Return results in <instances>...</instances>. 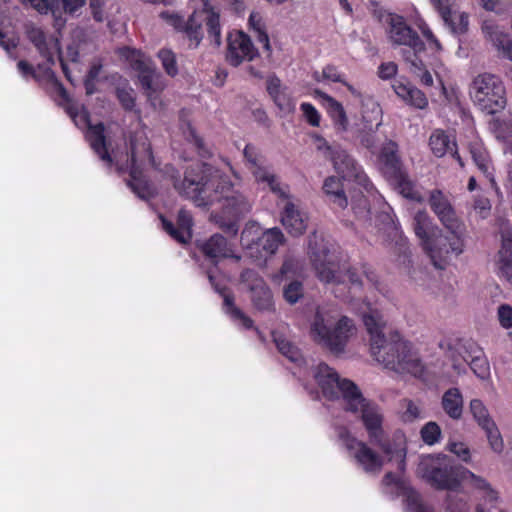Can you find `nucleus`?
I'll return each mask as SVG.
<instances>
[{"label": "nucleus", "mask_w": 512, "mask_h": 512, "mask_svg": "<svg viewBox=\"0 0 512 512\" xmlns=\"http://www.w3.org/2000/svg\"><path fill=\"white\" fill-rule=\"evenodd\" d=\"M173 186L180 196L204 207L222 201V212H212L209 220L223 232L236 235L237 220L251 210V202L239 191L232 189L227 176L206 164L189 167L183 179L172 177Z\"/></svg>", "instance_id": "obj_1"}, {"label": "nucleus", "mask_w": 512, "mask_h": 512, "mask_svg": "<svg viewBox=\"0 0 512 512\" xmlns=\"http://www.w3.org/2000/svg\"><path fill=\"white\" fill-rule=\"evenodd\" d=\"M308 253L318 278L325 283H343L345 275L348 277L349 282L356 287L363 285L362 275L372 285L377 283L376 274L366 265L362 266L361 273L355 268L340 267L324 240L315 233L309 237Z\"/></svg>", "instance_id": "obj_2"}, {"label": "nucleus", "mask_w": 512, "mask_h": 512, "mask_svg": "<svg viewBox=\"0 0 512 512\" xmlns=\"http://www.w3.org/2000/svg\"><path fill=\"white\" fill-rule=\"evenodd\" d=\"M354 325L346 317H339L336 309L320 307L315 313L311 324V333L314 340L338 354L344 351L348 338L353 334Z\"/></svg>", "instance_id": "obj_3"}, {"label": "nucleus", "mask_w": 512, "mask_h": 512, "mask_svg": "<svg viewBox=\"0 0 512 512\" xmlns=\"http://www.w3.org/2000/svg\"><path fill=\"white\" fill-rule=\"evenodd\" d=\"M371 354L377 362L399 373L418 376L423 371L420 359L412 352L410 344L398 333H393L389 338H384V341L374 345Z\"/></svg>", "instance_id": "obj_4"}, {"label": "nucleus", "mask_w": 512, "mask_h": 512, "mask_svg": "<svg viewBox=\"0 0 512 512\" xmlns=\"http://www.w3.org/2000/svg\"><path fill=\"white\" fill-rule=\"evenodd\" d=\"M469 92L474 104L487 114H496L506 106L505 87L499 77L493 74L477 75L470 85Z\"/></svg>", "instance_id": "obj_5"}, {"label": "nucleus", "mask_w": 512, "mask_h": 512, "mask_svg": "<svg viewBox=\"0 0 512 512\" xmlns=\"http://www.w3.org/2000/svg\"><path fill=\"white\" fill-rule=\"evenodd\" d=\"M447 456L426 455L421 457L417 475L438 490L456 491L460 487V470L446 463Z\"/></svg>", "instance_id": "obj_6"}, {"label": "nucleus", "mask_w": 512, "mask_h": 512, "mask_svg": "<svg viewBox=\"0 0 512 512\" xmlns=\"http://www.w3.org/2000/svg\"><path fill=\"white\" fill-rule=\"evenodd\" d=\"M352 391H347L343 409L358 415L368 433L369 440L378 438L384 433L383 415L375 403L367 400L356 384H349Z\"/></svg>", "instance_id": "obj_7"}, {"label": "nucleus", "mask_w": 512, "mask_h": 512, "mask_svg": "<svg viewBox=\"0 0 512 512\" xmlns=\"http://www.w3.org/2000/svg\"><path fill=\"white\" fill-rule=\"evenodd\" d=\"M431 233V237L422 245L430 256L433 265L443 269L451 253L460 255L464 248L465 234L451 233L452 237L445 236L439 229Z\"/></svg>", "instance_id": "obj_8"}, {"label": "nucleus", "mask_w": 512, "mask_h": 512, "mask_svg": "<svg viewBox=\"0 0 512 512\" xmlns=\"http://www.w3.org/2000/svg\"><path fill=\"white\" fill-rule=\"evenodd\" d=\"M338 436L349 451L350 456L356 460L365 472L370 474L380 473L384 460L378 453L368 447L366 443L351 436L346 428H340Z\"/></svg>", "instance_id": "obj_9"}, {"label": "nucleus", "mask_w": 512, "mask_h": 512, "mask_svg": "<svg viewBox=\"0 0 512 512\" xmlns=\"http://www.w3.org/2000/svg\"><path fill=\"white\" fill-rule=\"evenodd\" d=\"M253 229L258 230V227L255 225L246 227L241 234V240L245 243L244 245L249 251L251 257L257 260H266V258L273 255L279 245L283 243L284 235L280 229L272 228L263 232L256 238V240L253 238L248 239L251 236Z\"/></svg>", "instance_id": "obj_10"}, {"label": "nucleus", "mask_w": 512, "mask_h": 512, "mask_svg": "<svg viewBox=\"0 0 512 512\" xmlns=\"http://www.w3.org/2000/svg\"><path fill=\"white\" fill-rule=\"evenodd\" d=\"M310 372L323 395L330 400L341 398L344 402L347 391H352L349 384H355L349 379L340 378L339 374L325 363L311 367Z\"/></svg>", "instance_id": "obj_11"}, {"label": "nucleus", "mask_w": 512, "mask_h": 512, "mask_svg": "<svg viewBox=\"0 0 512 512\" xmlns=\"http://www.w3.org/2000/svg\"><path fill=\"white\" fill-rule=\"evenodd\" d=\"M428 204L442 225L450 232L465 234L466 227L458 218L456 211L448 197L439 189L429 192Z\"/></svg>", "instance_id": "obj_12"}, {"label": "nucleus", "mask_w": 512, "mask_h": 512, "mask_svg": "<svg viewBox=\"0 0 512 512\" xmlns=\"http://www.w3.org/2000/svg\"><path fill=\"white\" fill-rule=\"evenodd\" d=\"M329 160L333 163L336 172L341 175L344 180L355 181L366 190L369 189L371 183L367 176L347 151L340 147Z\"/></svg>", "instance_id": "obj_13"}, {"label": "nucleus", "mask_w": 512, "mask_h": 512, "mask_svg": "<svg viewBox=\"0 0 512 512\" xmlns=\"http://www.w3.org/2000/svg\"><path fill=\"white\" fill-rule=\"evenodd\" d=\"M240 279L245 283L250 292L251 300L256 309L260 311H270L273 309L272 293L264 280L253 270L246 269L241 275Z\"/></svg>", "instance_id": "obj_14"}, {"label": "nucleus", "mask_w": 512, "mask_h": 512, "mask_svg": "<svg viewBox=\"0 0 512 512\" xmlns=\"http://www.w3.org/2000/svg\"><path fill=\"white\" fill-rule=\"evenodd\" d=\"M388 36L394 45L408 46L414 51H424L425 44L418 33L406 24L400 16H389Z\"/></svg>", "instance_id": "obj_15"}, {"label": "nucleus", "mask_w": 512, "mask_h": 512, "mask_svg": "<svg viewBox=\"0 0 512 512\" xmlns=\"http://www.w3.org/2000/svg\"><path fill=\"white\" fill-rule=\"evenodd\" d=\"M49 93L59 106H62L78 127H84L88 122V114L80 108L69 96L64 88L53 75L48 81Z\"/></svg>", "instance_id": "obj_16"}, {"label": "nucleus", "mask_w": 512, "mask_h": 512, "mask_svg": "<svg viewBox=\"0 0 512 512\" xmlns=\"http://www.w3.org/2000/svg\"><path fill=\"white\" fill-rule=\"evenodd\" d=\"M481 31L498 55L512 62V39L505 28L492 19H486L482 22Z\"/></svg>", "instance_id": "obj_17"}, {"label": "nucleus", "mask_w": 512, "mask_h": 512, "mask_svg": "<svg viewBox=\"0 0 512 512\" xmlns=\"http://www.w3.org/2000/svg\"><path fill=\"white\" fill-rule=\"evenodd\" d=\"M258 55L248 35L241 31L228 35V49L226 60L233 66L240 65L243 61H251Z\"/></svg>", "instance_id": "obj_18"}, {"label": "nucleus", "mask_w": 512, "mask_h": 512, "mask_svg": "<svg viewBox=\"0 0 512 512\" xmlns=\"http://www.w3.org/2000/svg\"><path fill=\"white\" fill-rule=\"evenodd\" d=\"M200 251L203 253L214 266L218 264L221 259L232 258L235 261H240L241 257L234 254L232 245L228 243L227 239L221 234H214L209 239L203 241L199 245Z\"/></svg>", "instance_id": "obj_19"}, {"label": "nucleus", "mask_w": 512, "mask_h": 512, "mask_svg": "<svg viewBox=\"0 0 512 512\" xmlns=\"http://www.w3.org/2000/svg\"><path fill=\"white\" fill-rule=\"evenodd\" d=\"M131 168L141 169L146 164L154 165L151 145L143 131L133 134L130 139Z\"/></svg>", "instance_id": "obj_20"}, {"label": "nucleus", "mask_w": 512, "mask_h": 512, "mask_svg": "<svg viewBox=\"0 0 512 512\" xmlns=\"http://www.w3.org/2000/svg\"><path fill=\"white\" fill-rule=\"evenodd\" d=\"M207 276L214 289L223 296L225 312L229 314L234 321H237L244 328H252V319L249 318L240 308H238L235 305L234 296L231 293L226 292V288L224 286L222 287L216 281V276L213 274L211 270L207 271Z\"/></svg>", "instance_id": "obj_21"}, {"label": "nucleus", "mask_w": 512, "mask_h": 512, "mask_svg": "<svg viewBox=\"0 0 512 512\" xmlns=\"http://www.w3.org/2000/svg\"><path fill=\"white\" fill-rule=\"evenodd\" d=\"M461 481L481 494L484 502L490 504L491 507L498 501V492L492 488L491 484L485 478L463 467H461L460 470V482Z\"/></svg>", "instance_id": "obj_22"}, {"label": "nucleus", "mask_w": 512, "mask_h": 512, "mask_svg": "<svg viewBox=\"0 0 512 512\" xmlns=\"http://www.w3.org/2000/svg\"><path fill=\"white\" fill-rule=\"evenodd\" d=\"M162 225L163 229L179 243H187L192 238V215L184 209L178 212L177 227L164 218H162Z\"/></svg>", "instance_id": "obj_23"}, {"label": "nucleus", "mask_w": 512, "mask_h": 512, "mask_svg": "<svg viewBox=\"0 0 512 512\" xmlns=\"http://www.w3.org/2000/svg\"><path fill=\"white\" fill-rule=\"evenodd\" d=\"M266 84L268 94L273 99L281 113L283 115L293 113L295 111V102L288 93L287 88L282 87L280 79L277 76L272 75L268 77Z\"/></svg>", "instance_id": "obj_24"}, {"label": "nucleus", "mask_w": 512, "mask_h": 512, "mask_svg": "<svg viewBox=\"0 0 512 512\" xmlns=\"http://www.w3.org/2000/svg\"><path fill=\"white\" fill-rule=\"evenodd\" d=\"M133 68L138 72V79L146 96L150 100L156 98L154 95L157 92V87L154 85V80L159 77V73H157L152 62L137 59L133 64Z\"/></svg>", "instance_id": "obj_25"}, {"label": "nucleus", "mask_w": 512, "mask_h": 512, "mask_svg": "<svg viewBox=\"0 0 512 512\" xmlns=\"http://www.w3.org/2000/svg\"><path fill=\"white\" fill-rule=\"evenodd\" d=\"M34 46L37 47L40 54L49 60H52L54 55L58 54L62 63L63 71L66 75V77L70 80V76L67 72L66 65L63 62L61 53H60V47H59V41L56 37L53 35H46L42 30H36L34 29Z\"/></svg>", "instance_id": "obj_26"}, {"label": "nucleus", "mask_w": 512, "mask_h": 512, "mask_svg": "<svg viewBox=\"0 0 512 512\" xmlns=\"http://www.w3.org/2000/svg\"><path fill=\"white\" fill-rule=\"evenodd\" d=\"M429 145L433 154L437 157H443L447 153H451L461 166L463 163L456 150V143L449 135L442 130H436L432 133L429 139Z\"/></svg>", "instance_id": "obj_27"}, {"label": "nucleus", "mask_w": 512, "mask_h": 512, "mask_svg": "<svg viewBox=\"0 0 512 512\" xmlns=\"http://www.w3.org/2000/svg\"><path fill=\"white\" fill-rule=\"evenodd\" d=\"M282 224L293 236H299L306 230V220L291 202H287L284 207Z\"/></svg>", "instance_id": "obj_28"}, {"label": "nucleus", "mask_w": 512, "mask_h": 512, "mask_svg": "<svg viewBox=\"0 0 512 512\" xmlns=\"http://www.w3.org/2000/svg\"><path fill=\"white\" fill-rule=\"evenodd\" d=\"M86 127H88L87 138L91 147L98 154L102 161L106 162L108 165H111L112 159L107 151L105 143L104 125L99 123L91 126L89 125L88 121ZM83 128H85V126Z\"/></svg>", "instance_id": "obj_29"}, {"label": "nucleus", "mask_w": 512, "mask_h": 512, "mask_svg": "<svg viewBox=\"0 0 512 512\" xmlns=\"http://www.w3.org/2000/svg\"><path fill=\"white\" fill-rule=\"evenodd\" d=\"M370 442L373 445L378 446L383 451V453L389 457V460H392L394 458H399L400 459L399 468L401 470L404 469V460L406 457V449H405L404 443L402 441H396V440L391 441L386 437V434L384 432V433H382V435L379 436V439L373 438L372 440H370Z\"/></svg>", "instance_id": "obj_30"}, {"label": "nucleus", "mask_w": 512, "mask_h": 512, "mask_svg": "<svg viewBox=\"0 0 512 512\" xmlns=\"http://www.w3.org/2000/svg\"><path fill=\"white\" fill-rule=\"evenodd\" d=\"M441 405L444 412L452 419L459 420L463 413V396L458 388H450L444 392Z\"/></svg>", "instance_id": "obj_31"}, {"label": "nucleus", "mask_w": 512, "mask_h": 512, "mask_svg": "<svg viewBox=\"0 0 512 512\" xmlns=\"http://www.w3.org/2000/svg\"><path fill=\"white\" fill-rule=\"evenodd\" d=\"M397 152L398 146L393 141H388L382 148L380 158L384 165V173L388 177L403 171L402 164Z\"/></svg>", "instance_id": "obj_32"}, {"label": "nucleus", "mask_w": 512, "mask_h": 512, "mask_svg": "<svg viewBox=\"0 0 512 512\" xmlns=\"http://www.w3.org/2000/svg\"><path fill=\"white\" fill-rule=\"evenodd\" d=\"M204 22V10L192 13L186 20L182 32L190 41V47L197 48L203 39L202 24Z\"/></svg>", "instance_id": "obj_33"}, {"label": "nucleus", "mask_w": 512, "mask_h": 512, "mask_svg": "<svg viewBox=\"0 0 512 512\" xmlns=\"http://www.w3.org/2000/svg\"><path fill=\"white\" fill-rule=\"evenodd\" d=\"M315 93L326 100L328 104V112L333 119L336 129L341 132L347 131L348 118L342 104L320 90H315Z\"/></svg>", "instance_id": "obj_34"}, {"label": "nucleus", "mask_w": 512, "mask_h": 512, "mask_svg": "<svg viewBox=\"0 0 512 512\" xmlns=\"http://www.w3.org/2000/svg\"><path fill=\"white\" fill-rule=\"evenodd\" d=\"M323 190L333 204L337 205L341 209L347 207V196L345 194L343 184L338 177L330 176L326 178L323 184Z\"/></svg>", "instance_id": "obj_35"}, {"label": "nucleus", "mask_w": 512, "mask_h": 512, "mask_svg": "<svg viewBox=\"0 0 512 512\" xmlns=\"http://www.w3.org/2000/svg\"><path fill=\"white\" fill-rule=\"evenodd\" d=\"M397 485L401 490V496L405 498L407 512H433V509L423 502L421 495L409 484Z\"/></svg>", "instance_id": "obj_36"}, {"label": "nucleus", "mask_w": 512, "mask_h": 512, "mask_svg": "<svg viewBox=\"0 0 512 512\" xmlns=\"http://www.w3.org/2000/svg\"><path fill=\"white\" fill-rule=\"evenodd\" d=\"M441 18L453 34L462 35L468 31L469 19L465 12L451 9L448 14L442 15Z\"/></svg>", "instance_id": "obj_37"}, {"label": "nucleus", "mask_w": 512, "mask_h": 512, "mask_svg": "<svg viewBox=\"0 0 512 512\" xmlns=\"http://www.w3.org/2000/svg\"><path fill=\"white\" fill-rule=\"evenodd\" d=\"M204 22L207 27L208 38L216 47L221 45V27L219 13L207 6L204 8Z\"/></svg>", "instance_id": "obj_38"}, {"label": "nucleus", "mask_w": 512, "mask_h": 512, "mask_svg": "<svg viewBox=\"0 0 512 512\" xmlns=\"http://www.w3.org/2000/svg\"><path fill=\"white\" fill-rule=\"evenodd\" d=\"M489 130L499 140H512V116L502 115L489 121Z\"/></svg>", "instance_id": "obj_39"}, {"label": "nucleus", "mask_w": 512, "mask_h": 512, "mask_svg": "<svg viewBox=\"0 0 512 512\" xmlns=\"http://www.w3.org/2000/svg\"><path fill=\"white\" fill-rule=\"evenodd\" d=\"M273 340L279 352L291 362L300 363L302 361L300 350L284 335L273 333Z\"/></svg>", "instance_id": "obj_40"}, {"label": "nucleus", "mask_w": 512, "mask_h": 512, "mask_svg": "<svg viewBox=\"0 0 512 512\" xmlns=\"http://www.w3.org/2000/svg\"><path fill=\"white\" fill-rule=\"evenodd\" d=\"M468 149L478 169L488 176L490 174V160L483 144L479 140H475L469 143Z\"/></svg>", "instance_id": "obj_41"}, {"label": "nucleus", "mask_w": 512, "mask_h": 512, "mask_svg": "<svg viewBox=\"0 0 512 512\" xmlns=\"http://www.w3.org/2000/svg\"><path fill=\"white\" fill-rule=\"evenodd\" d=\"M363 322L368 333L370 334L371 348L374 345L379 344L381 341H384L386 336L382 331L383 323L378 316L374 314H364Z\"/></svg>", "instance_id": "obj_42"}, {"label": "nucleus", "mask_w": 512, "mask_h": 512, "mask_svg": "<svg viewBox=\"0 0 512 512\" xmlns=\"http://www.w3.org/2000/svg\"><path fill=\"white\" fill-rule=\"evenodd\" d=\"M468 347L475 352V356L470 360V368L479 378L486 379L490 374V368L482 349L475 343H471Z\"/></svg>", "instance_id": "obj_43"}, {"label": "nucleus", "mask_w": 512, "mask_h": 512, "mask_svg": "<svg viewBox=\"0 0 512 512\" xmlns=\"http://www.w3.org/2000/svg\"><path fill=\"white\" fill-rule=\"evenodd\" d=\"M130 176L131 180L128 181V185L132 191L141 199H149L153 195V190L148 183L141 178V169H137L136 167L131 168Z\"/></svg>", "instance_id": "obj_44"}, {"label": "nucleus", "mask_w": 512, "mask_h": 512, "mask_svg": "<svg viewBox=\"0 0 512 512\" xmlns=\"http://www.w3.org/2000/svg\"><path fill=\"white\" fill-rule=\"evenodd\" d=\"M430 225L431 219L426 211L419 210L415 213L413 217V229L416 236L421 240L422 245L431 237L428 231Z\"/></svg>", "instance_id": "obj_45"}, {"label": "nucleus", "mask_w": 512, "mask_h": 512, "mask_svg": "<svg viewBox=\"0 0 512 512\" xmlns=\"http://www.w3.org/2000/svg\"><path fill=\"white\" fill-rule=\"evenodd\" d=\"M390 179L393 180L399 192L406 198L421 201L422 198L418 191L414 189L412 182L408 179L404 171L395 174Z\"/></svg>", "instance_id": "obj_46"}, {"label": "nucleus", "mask_w": 512, "mask_h": 512, "mask_svg": "<svg viewBox=\"0 0 512 512\" xmlns=\"http://www.w3.org/2000/svg\"><path fill=\"white\" fill-rule=\"evenodd\" d=\"M249 25L255 32L257 40L263 44L264 49L271 50L269 37L266 31V25L259 12H252L249 17Z\"/></svg>", "instance_id": "obj_47"}, {"label": "nucleus", "mask_w": 512, "mask_h": 512, "mask_svg": "<svg viewBox=\"0 0 512 512\" xmlns=\"http://www.w3.org/2000/svg\"><path fill=\"white\" fill-rule=\"evenodd\" d=\"M470 411L474 417V419L478 422V424L483 428L494 421L491 419L488 410L482 403V401L478 399H473L470 402Z\"/></svg>", "instance_id": "obj_48"}, {"label": "nucleus", "mask_w": 512, "mask_h": 512, "mask_svg": "<svg viewBox=\"0 0 512 512\" xmlns=\"http://www.w3.org/2000/svg\"><path fill=\"white\" fill-rule=\"evenodd\" d=\"M491 449L496 453H501L504 449V442L495 422L483 427Z\"/></svg>", "instance_id": "obj_49"}, {"label": "nucleus", "mask_w": 512, "mask_h": 512, "mask_svg": "<svg viewBox=\"0 0 512 512\" xmlns=\"http://www.w3.org/2000/svg\"><path fill=\"white\" fill-rule=\"evenodd\" d=\"M157 55L165 72L169 76H176L178 74V66L175 54L170 49H161Z\"/></svg>", "instance_id": "obj_50"}, {"label": "nucleus", "mask_w": 512, "mask_h": 512, "mask_svg": "<svg viewBox=\"0 0 512 512\" xmlns=\"http://www.w3.org/2000/svg\"><path fill=\"white\" fill-rule=\"evenodd\" d=\"M420 433L424 443L433 445L440 439L441 429L436 422L431 421L422 427Z\"/></svg>", "instance_id": "obj_51"}, {"label": "nucleus", "mask_w": 512, "mask_h": 512, "mask_svg": "<svg viewBox=\"0 0 512 512\" xmlns=\"http://www.w3.org/2000/svg\"><path fill=\"white\" fill-rule=\"evenodd\" d=\"M420 51L414 50H402V56L407 64L410 65V71L416 76H420V73L425 69L422 60L418 57Z\"/></svg>", "instance_id": "obj_52"}, {"label": "nucleus", "mask_w": 512, "mask_h": 512, "mask_svg": "<svg viewBox=\"0 0 512 512\" xmlns=\"http://www.w3.org/2000/svg\"><path fill=\"white\" fill-rule=\"evenodd\" d=\"M116 96L125 110H133L135 107V97L132 88L128 86L117 87Z\"/></svg>", "instance_id": "obj_53"}, {"label": "nucleus", "mask_w": 512, "mask_h": 512, "mask_svg": "<svg viewBox=\"0 0 512 512\" xmlns=\"http://www.w3.org/2000/svg\"><path fill=\"white\" fill-rule=\"evenodd\" d=\"M244 158L246 159L249 169L256 167L260 164H265V158L257 147L252 144H247L243 151Z\"/></svg>", "instance_id": "obj_54"}, {"label": "nucleus", "mask_w": 512, "mask_h": 512, "mask_svg": "<svg viewBox=\"0 0 512 512\" xmlns=\"http://www.w3.org/2000/svg\"><path fill=\"white\" fill-rule=\"evenodd\" d=\"M285 300L290 304H295L303 296V286L299 281L289 283L283 291Z\"/></svg>", "instance_id": "obj_55"}, {"label": "nucleus", "mask_w": 512, "mask_h": 512, "mask_svg": "<svg viewBox=\"0 0 512 512\" xmlns=\"http://www.w3.org/2000/svg\"><path fill=\"white\" fill-rule=\"evenodd\" d=\"M512 258V232L504 230L501 233V247L497 253V259Z\"/></svg>", "instance_id": "obj_56"}, {"label": "nucleus", "mask_w": 512, "mask_h": 512, "mask_svg": "<svg viewBox=\"0 0 512 512\" xmlns=\"http://www.w3.org/2000/svg\"><path fill=\"white\" fill-rule=\"evenodd\" d=\"M401 405L404 409L402 413V419L405 422H413L420 417L421 411L413 401L404 399L402 400Z\"/></svg>", "instance_id": "obj_57"}, {"label": "nucleus", "mask_w": 512, "mask_h": 512, "mask_svg": "<svg viewBox=\"0 0 512 512\" xmlns=\"http://www.w3.org/2000/svg\"><path fill=\"white\" fill-rule=\"evenodd\" d=\"M314 78L316 81L330 80L332 82L344 83L341 74L338 72L337 68L334 65H327L323 68L321 76L318 72L314 73Z\"/></svg>", "instance_id": "obj_58"}, {"label": "nucleus", "mask_w": 512, "mask_h": 512, "mask_svg": "<svg viewBox=\"0 0 512 512\" xmlns=\"http://www.w3.org/2000/svg\"><path fill=\"white\" fill-rule=\"evenodd\" d=\"M380 123H377L375 125V129L372 127L369 128L368 131L360 130L357 134V138L359 139L361 145L366 147L367 149H374L376 148V138H375V130L378 128Z\"/></svg>", "instance_id": "obj_59"}, {"label": "nucleus", "mask_w": 512, "mask_h": 512, "mask_svg": "<svg viewBox=\"0 0 512 512\" xmlns=\"http://www.w3.org/2000/svg\"><path fill=\"white\" fill-rule=\"evenodd\" d=\"M495 265L498 275L512 285V258L497 259Z\"/></svg>", "instance_id": "obj_60"}, {"label": "nucleus", "mask_w": 512, "mask_h": 512, "mask_svg": "<svg viewBox=\"0 0 512 512\" xmlns=\"http://www.w3.org/2000/svg\"><path fill=\"white\" fill-rule=\"evenodd\" d=\"M405 101L420 109L426 107L428 103L424 93L414 86L411 87L409 95Z\"/></svg>", "instance_id": "obj_61"}, {"label": "nucleus", "mask_w": 512, "mask_h": 512, "mask_svg": "<svg viewBox=\"0 0 512 512\" xmlns=\"http://www.w3.org/2000/svg\"><path fill=\"white\" fill-rule=\"evenodd\" d=\"M497 316L500 325L505 329L512 328V306L502 304L498 307Z\"/></svg>", "instance_id": "obj_62"}, {"label": "nucleus", "mask_w": 512, "mask_h": 512, "mask_svg": "<svg viewBox=\"0 0 512 512\" xmlns=\"http://www.w3.org/2000/svg\"><path fill=\"white\" fill-rule=\"evenodd\" d=\"M448 450L459 457L464 462L470 461V450L464 443L452 442L447 446Z\"/></svg>", "instance_id": "obj_63"}, {"label": "nucleus", "mask_w": 512, "mask_h": 512, "mask_svg": "<svg viewBox=\"0 0 512 512\" xmlns=\"http://www.w3.org/2000/svg\"><path fill=\"white\" fill-rule=\"evenodd\" d=\"M257 182L268 183L273 180L274 174L265 166L260 164L250 169Z\"/></svg>", "instance_id": "obj_64"}]
</instances>
